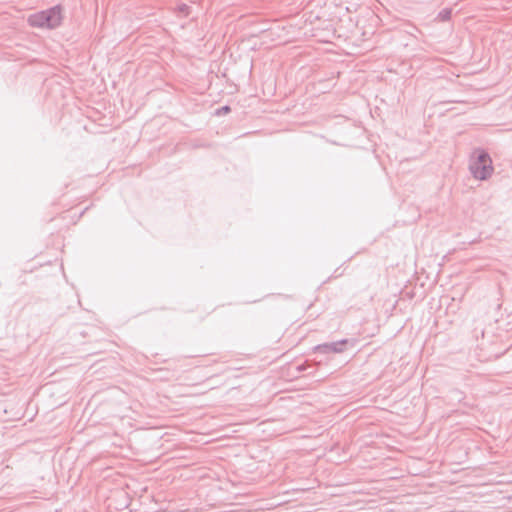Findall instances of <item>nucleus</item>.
Returning a JSON list of instances; mask_svg holds the SVG:
<instances>
[{"label":"nucleus","mask_w":512,"mask_h":512,"mask_svg":"<svg viewBox=\"0 0 512 512\" xmlns=\"http://www.w3.org/2000/svg\"><path fill=\"white\" fill-rule=\"evenodd\" d=\"M230 111V107L229 106H223L221 107L220 109L217 110V114L220 115V114H223V113H228Z\"/></svg>","instance_id":"nucleus-6"},{"label":"nucleus","mask_w":512,"mask_h":512,"mask_svg":"<svg viewBox=\"0 0 512 512\" xmlns=\"http://www.w3.org/2000/svg\"><path fill=\"white\" fill-rule=\"evenodd\" d=\"M469 170L477 180L490 178L494 171L490 155L483 149H476L471 156Z\"/></svg>","instance_id":"nucleus-1"},{"label":"nucleus","mask_w":512,"mask_h":512,"mask_svg":"<svg viewBox=\"0 0 512 512\" xmlns=\"http://www.w3.org/2000/svg\"><path fill=\"white\" fill-rule=\"evenodd\" d=\"M351 341L348 339H342L339 341L320 344L316 349L323 353H341L345 350V347Z\"/></svg>","instance_id":"nucleus-3"},{"label":"nucleus","mask_w":512,"mask_h":512,"mask_svg":"<svg viewBox=\"0 0 512 512\" xmlns=\"http://www.w3.org/2000/svg\"><path fill=\"white\" fill-rule=\"evenodd\" d=\"M61 19V8L54 6L45 11L32 14L28 18V22L32 27L53 29L60 25Z\"/></svg>","instance_id":"nucleus-2"},{"label":"nucleus","mask_w":512,"mask_h":512,"mask_svg":"<svg viewBox=\"0 0 512 512\" xmlns=\"http://www.w3.org/2000/svg\"><path fill=\"white\" fill-rule=\"evenodd\" d=\"M178 9L181 13H184L185 15L189 14V7L186 4L179 5Z\"/></svg>","instance_id":"nucleus-5"},{"label":"nucleus","mask_w":512,"mask_h":512,"mask_svg":"<svg viewBox=\"0 0 512 512\" xmlns=\"http://www.w3.org/2000/svg\"><path fill=\"white\" fill-rule=\"evenodd\" d=\"M418 31H419V30H418V28H417V27H415V26H413V27H412V30H411V31H409L408 33H409V34H411V35H414V32H418Z\"/></svg>","instance_id":"nucleus-7"},{"label":"nucleus","mask_w":512,"mask_h":512,"mask_svg":"<svg viewBox=\"0 0 512 512\" xmlns=\"http://www.w3.org/2000/svg\"><path fill=\"white\" fill-rule=\"evenodd\" d=\"M451 14H452V9L444 8V9H442L438 13V15L436 17V20H438V21H448L451 18Z\"/></svg>","instance_id":"nucleus-4"}]
</instances>
